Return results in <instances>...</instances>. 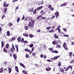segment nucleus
<instances>
[{"label":"nucleus","instance_id":"72a5a7b5","mask_svg":"<svg viewBox=\"0 0 74 74\" xmlns=\"http://www.w3.org/2000/svg\"><path fill=\"white\" fill-rule=\"evenodd\" d=\"M33 35H32L31 34H29V37L31 38H33Z\"/></svg>","mask_w":74,"mask_h":74},{"label":"nucleus","instance_id":"79ce46f5","mask_svg":"<svg viewBox=\"0 0 74 74\" xmlns=\"http://www.w3.org/2000/svg\"><path fill=\"white\" fill-rule=\"evenodd\" d=\"M51 5H48V8H49V9H50L51 8Z\"/></svg>","mask_w":74,"mask_h":74},{"label":"nucleus","instance_id":"473e14b6","mask_svg":"<svg viewBox=\"0 0 74 74\" xmlns=\"http://www.w3.org/2000/svg\"><path fill=\"white\" fill-rule=\"evenodd\" d=\"M63 36H64V37H69V35L67 34L63 35Z\"/></svg>","mask_w":74,"mask_h":74},{"label":"nucleus","instance_id":"864d4df0","mask_svg":"<svg viewBox=\"0 0 74 74\" xmlns=\"http://www.w3.org/2000/svg\"><path fill=\"white\" fill-rule=\"evenodd\" d=\"M46 17H42V19H46Z\"/></svg>","mask_w":74,"mask_h":74},{"label":"nucleus","instance_id":"aec40b11","mask_svg":"<svg viewBox=\"0 0 74 74\" xmlns=\"http://www.w3.org/2000/svg\"><path fill=\"white\" fill-rule=\"evenodd\" d=\"M24 50L25 51H27V52H30V50H29V49H24Z\"/></svg>","mask_w":74,"mask_h":74},{"label":"nucleus","instance_id":"5fc2aeb1","mask_svg":"<svg viewBox=\"0 0 74 74\" xmlns=\"http://www.w3.org/2000/svg\"><path fill=\"white\" fill-rule=\"evenodd\" d=\"M37 32H38V33H40L41 32V30L40 29H39L36 31Z\"/></svg>","mask_w":74,"mask_h":74},{"label":"nucleus","instance_id":"6e6d98bb","mask_svg":"<svg viewBox=\"0 0 74 74\" xmlns=\"http://www.w3.org/2000/svg\"><path fill=\"white\" fill-rule=\"evenodd\" d=\"M46 58H47V56H46L45 55L43 56V58L44 59H46Z\"/></svg>","mask_w":74,"mask_h":74},{"label":"nucleus","instance_id":"0e129e2a","mask_svg":"<svg viewBox=\"0 0 74 74\" xmlns=\"http://www.w3.org/2000/svg\"><path fill=\"white\" fill-rule=\"evenodd\" d=\"M24 39L22 38L21 40V42H23L24 41Z\"/></svg>","mask_w":74,"mask_h":74},{"label":"nucleus","instance_id":"69168bd1","mask_svg":"<svg viewBox=\"0 0 74 74\" xmlns=\"http://www.w3.org/2000/svg\"><path fill=\"white\" fill-rule=\"evenodd\" d=\"M32 55H34V56H35L36 55V53H33L32 54Z\"/></svg>","mask_w":74,"mask_h":74},{"label":"nucleus","instance_id":"f257e3e1","mask_svg":"<svg viewBox=\"0 0 74 74\" xmlns=\"http://www.w3.org/2000/svg\"><path fill=\"white\" fill-rule=\"evenodd\" d=\"M32 18L31 17L27 16L25 17V21L29 20V22L28 25V27H29L30 29H32V28H33V27L34 24V21L32 20Z\"/></svg>","mask_w":74,"mask_h":74},{"label":"nucleus","instance_id":"7c9ffc66","mask_svg":"<svg viewBox=\"0 0 74 74\" xmlns=\"http://www.w3.org/2000/svg\"><path fill=\"white\" fill-rule=\"evenodd\" d=\"M49 33H53V32H54V31L53 30L51 29L49 31Z\"/></svg>","mask_w":74,"mask_h":74},{"label":"nucleus","instance_id":"b1692460","mask_svg":"<svg viewBox=\"0 0 74 74\" xmlns=\"http://www.w3.org/2000/svg\"><path fill=\"white\" fill-rule=\"evenodd\" d=\"M54 37L55 38H58V36L56 35V34H55L54 35Z\"/></svg>","mask_w":74,"mask_h":74},{"label":"nucleus","instance_id":"052dcab7","mask_svg":"<svg viewBox=\"0 0 74 74\" xmlns=\"http://www.w3.org/2000/svg\"><path fill=\"white\" fill-rule=\"evenodd\" d=\"M43 55L42 54H41L40 56V58H43Z\"/></svg>","mask_w":74,"mask_h":74},{"label":"nucleus","instance_id":"de8ad7c7","mask_svg":"<svg viewBox=\"0 0 74 74\" xmlns=\"http://www.w3.org/2000/svg\"><path fill=\"white\" fill-rule=\"evenodd\" d=\"M52 44H53V45H55L56 44V42H55L54 41H53L52 42Z\"/></svg>","mask_w":74,"mask_h":74},{"label":"nucleus","instance_id":"4d7b16f0","mask_svg":"<svg viewBox=\"0 0 74 74\" xmlns=\"http://www.w3.org/2000/svg\"><path fill=\"white\" fill-rule=\"evenodd\" d=\"M50 9H51V11H53L54 9L53 7H51Z\"/></svg>","mask_w":74,"mask_h":74},{"label":"nucleus","instance_id":"bb28decb","mask_svg":"<svg viewBox=\"0 0 74 74\" xmlns=\"http://www.w3.org/2000/svg\"><path fill=\"white\" fill-rule=\"evenodd\" d=\"M9 73H10L11 72V68H9L8 69Z\"/></svg>","mask_w":74,"mask_h":74},{"label":"nucleus","instance_id":"a19ab883","mask_svg":"<svg viewBox=\"0 0 74 74\" xmlns=\"http://www.w3.org/2000/svg\"><path fill=\"white\" fill-rule=\"evenodd\" d=\"M24 29H25L26 30H27V29H28V27L27 26H25V27H24Z\"/></svg>","mask_w":74,"mask_h":74},{"label":"nucleus","instance_id":"e2e57ef3","mask_svg":"<svg viewBox=\"0 0 74 74\" xmlns=\"http://www.w3.org/2000/svg\"><path fill=\"white\" fill-rule=\"evenodd\" d=\"M23 42H24L25 43H27V42H27V41H24Z\"/></svg>","mask_w":74,"mask_h":74},{"label":"nucleus","instance_id":"1a4fd4ad","mask_svg":"<svg viewBox=\"0 0 74 74\" xmlns=\"http://www.w3.org/2000/svg\"><path fill=\"white\" fill-rule=\"evenodd\" d=\"M55 15L56 16V18H58V16H59V12H56L55 14Z\"/></svg>","mask_w":74,"mask_h":74},{"label":"nucleus","instance_id":"4468645a","mask_svg":"<svg viewBox=\"0 0 74 74\" xmlns=\"http://www.w3.org/2000/svg\"><path fill=\"white\" fill-rule=\"evenodd\" d=\"M13 56L14 58V59H16V58L17 57V56H16V55L15 54H14L13 55Z\"/></svg>","mask_w":74,"mask_h":74},{"label":"nucleus","instance_id":"4c0bfd02","mask_svg":"<svg viewBox=\"0 0 74 74\" xmlns=\"http://www.w3.org/2000/svg\"><path fill=\"white\" fill-rule=\"evenodd\" d=\"M72 54H73V53L72 52H71L69 53V56L70 57H71V56L72 55Z\"/></svg>","mask_w":74,"mask_h":74},{"label":"nucleus","instance_id":"5701e85b","mask_svg":"<svg viewBox=\"0 0 74 74\" xmlns=\"http://www.w3.org/2000/svg\"><path fill=\"white\" fill-rule=\"evenodd\" d=\"M3 68H1L0 70V73H3Z\"/></svg>","mask_w":74,"mask_h":74},{"label":"nucleus","instance_id":"774afa93","mask_svg":"<svg viewBox=\"0 0 74 74\" xmlns=\"http://www.w3.org/2000/svg\"><path fill=\"white\" fill-rule=\"evenodd\" d=\"M4 17H5V16L4 15H3L2 17V19H4Z\"/></svg>","mask_w":74,"mask_h":74},{"label":"nucleus","instance_id":"3c124183","mask_svg":"<svg viewBox=\"0 0 74 74\" xmlns=\"http://www.w3.org/2000/svg\"><path fill=\"white\" fill-rule=\"evenodd\" d=\"M58 53V51H57V50H55L54 51V53Z\"/></svg>","mask_w":74,"mask_h":74},{"label":"nucleus","instance_id":"37998d69","mask_svg":"<svg viewBox=\"0 0 74 74\" xmlns=\"http://www.w3.org/2000/svg\"><path fill=\"white\" fill-rule=\"evenodd\" d=\"M25 19V16L24 15H23V18L21 19V21H22V20H23Z\"/></svg>","mask_w":74,"mask_h":74},{"label":"nucleus","instance_id":"0eeeda50","mask_svg":"<svg viewBox=\"0 0 74 74\" xmlns=\"http://www.w3.org/2000/svg\"><path fill=\"white\" fill-rule=\"evenodd\" d=\"M60 57V56H57L54 57L53 58V60H56V59H58V58H59Z\"/></svg>","mask_w":74,"mask_h":74},{"label":"nucleus","instance_id":"c756f323","mask_svg":"<svg viewBox=\"0 0 74 74\" xmlns=\"http://www.w3.org/2000/svg\"><path fill=\"white\" fill-rule=\"evenodd\" d=\"M7 8H5L4 9V13H6V11H7Z\"/></svg>","mask_w":74,"mask_h":74},{"label":"nucleus","instance_id":"8fccbe9b","mask_svg":"<svg viewBox=\"0 0 74 74\" xmlns=\"http://www.w3.org/2000/svg\"><path fill=\"white\" fill-rule=\"evenodd\" d=\"M19 9V6H17L15 8V10H18Z\"/></svg>","mask_w":74,"mask_h":74},{"label":"nucleus","instance_id":"338daca9","mask_svg":"<svg viewBox=\"0 0 74 74\" xmlns=\"http://www.w3.org/2000/svg\"><path fill=\"white\" fill-rule=\"evenodd\" d=\"M53 48H50L49 49V50H51V51H52V50H53Z\"/></svg>","mask_w":74,"mask_h":74},{"label":"nucleus","instance_id":"393cba45","mask_svg":"<svg viewBox=\"0 0 74 74\" xmlns=\"http://www.w3.org/2000/svg\"><path fill=\"white\" fill-rule=\"evenodd\" d=\"M23 36H25V37H28L29 36V35L27 34H24Z\"/></svg>","mask_w":74,"mask_h":74},{"label":"nucleus","instance_id":"a18cd8bd","mask_svg":"<svg viewBox=\"0 0 74 74\" xmlns=\"http://www.w3.org/2000/svg\"><path fill=\"white\" fill-rule=\"evenodd\" d=\"M30 47H33V44L31 43L29 46Z\"/></svg>","mask_w":74,"mask_h":74},{"label":"nucleus","instance_id":"ddd939ff","mask_svg":"<svg viewBox=\"0 0 74 74\" xmlns=\"http://www.w3.org/2000/svg\"><path fill=\"white\" fill-rule=\"evenodd\" d=\"M33 9H34V8H30L29 9V11L31 12H33Z\"/></svg>","mask_w":74,"mask_h":74},{"label":"nucleus","instance_id":"c85d7f7f","mask_svg":"<svg viewBox=\"0 0 74 74\" xmlns=\"http://www.w3.org/2000/svg\"><path fill=\"white\" fill-rule=\"evenodd\" d=\"M60 71L62 73H63L64 72V70H63V69L60 68Z\"/></svg>","mask_w":74,"mask_h":74},{"label":"nucleus","instance_id":"cd10ccee","mask_svg":"<svg viewBox=\"0 0 74 74\" xmlns=\"http://www.w3.org/2000/svg\"><path fill=\"white\" fill-rule=\"evenodd\" d=\"M19 21H20V18L18 17L17 18V22H19Z\"/></svg>","mask_w":74,"mask_h":74},{"label":"nucleus","instance_id":"7ed1b4c3","mask_svg":"<svg viewBox=\"0 0 74 74\" xmlns=\"http://www.w3.org/2000/svg\"><path fill=\"white\" fill-rule=\"evenodd\" d=\"M63 46L65 50L68 49V48H67V45H66V43H64L63 45Z\"/></svg>","mask_w":74,"mask_h":74},{"label":"nucleus","instance_id":"2f4dec72","mask_svg":"<svg viewBox=\"0 0 74 74\" xmlns=\"http://www.w3.org/2000/svg\"><path fill=\"white\" fill-rule=\"evenodd\" d=\"M22 72L23 73V74H27V73L26 72V71H25L24 70H23V71H22Z\"/></svg>","mask_w":74,"mask_h":74},{"label":"nucleus","instance_id":"58836bf2","mask_svg":"<svg viewBox=\"0 0 74 74\" xmlns=\"http://www.w3.org/2000/svg\"><path fill=\"white\" fill-rule=\"evenodd\" d=\"M47 62H53V60H47Z\"/></svg>","mask_w":74,"mask_h":74},{"label":"nucleus","instance_id":"e433bc0d","mask_svg":"<svg viewBox=\"0 0 74 74\" xmlns=\"http://www.w3.org/2000/svg\"><path fill=\"white\" fill-rule=\"evenodd\" d=\"M60 25H59L58 26V27L56 29V30H58L59 29H59V28H60Z\"/></svg>","mask_w":74,"mask_h":74},{"label":"nucleus","instance_id":"4be33fe9","mask_svg":"<svg viewBox=\"0 0 74 74\" xmlns=\"http://www.w3.org/2000/svg\"><path fill=\"white\" fill-rule=\"evenodd\" d=\"M1 48H2L4 45V43L3 42V41H2L1 42Z\"/></svg>","mask_w":74,"mask_h":74},{"label":"nucleus","instance_id":"20e7f679","mask_svg":"<svg viewBox=\"0 0 74 74\" xmlns=\"http://www.w3.org/2000/svg\"><path fill=\"white\" fill-rule=\"evenodd\" d=\"M3 6L5 8H7V7H8V5L7 4H6V2H4L3 4Z\"/></svg>","mask_w":74,"mask_h":74},{"label":"nucleus","instance_id":"c9c22d12","mask_svg":"<svg viewBox=\"0 0 74 74\" xmlns=\"http://www.w3.org/2000/svg\"><path fill=\"white\" fill-rule=\"evenodd\" d=\"M61 65V62H59V63L58 64V66H60Z\"/></svg>","mask_w":74,"mask_h":74},{"label":"nucleus","instance_id":"412c9836","mask_svg":"<svg viewBox=\"0 0 74 74\" xmlns=\"http://www.w3.org/2000/svg\"><path fill=\"white\" fill-rule=\"evenodd\" d=\"M17 40L18 42H21V37H19L17 38Z\"/></svg>","mask_w":74,"mask_h":74},{"label":"nucleus","instance_id":"ea45409f","mask_svg":"<svg viewBox=\"0 0 74 74\" xmlns=\"http://www.w3.org/2000/svg\"><path fill=\"white\" fill-rule=\"evenodd\" d=\"M51 29V27H46V29L47 30H49Z\"/></svg>","mask_w":74,"mask_h":74},{"label":"nucleus","instance_id":"f03ea898","mask_svg":"<svg viewBox=\"0 0 74 74\" xmlns=\"http://www.w3.org/2000/svg\"><path fill=\"white\" fill-rule=\"evenodd\" d=\"M11 51H12L13 53H14V51H15V47L14 45V44H12V48H11Z\"/></svg>","mask_w":74,"mask_h":74},{"label":"nucleus","instance_id":"bf43d9fd","mask_svg":"<svg viewBox=\"0 0 74 74\" xmlns=\"http://www.w3.org/2000/svg\"><path fill=\"white\" fill-rule=\"evenodd\" d=\"M69 67H68L67 68L64 70L65 71H67L68 70H69Z\"/></svg>","mask_w":74,"mask_h":74},{"label":"nucleus","instance_id":"dca6fc26","mask_svg":"<svg viewBox=\"0 0 74 74\" xmlns=\"http://www.w3.org/2000/svg\"><path fill=\"white\" fill-rule=\"evenodd\" d=\"M15 69L16 70V71H17V72H18H18H19V70H18V67L16 66H15Z\"/></svg>","mask_w":74,"mask_h":74},{"label":"nucleus","instance_id":"09e8293b","mask_svg":"<svg viewBox=\"0 0 74 74\" xmlns=\"http://www.w3.org/2000/svg\"><path fill=\"white\" fill-rule=\"evenodd\" d=\"M25 57L26 58H29V55L27 54L25 55Z\"/></svg>","mask_w":74,"mask_h":74},{"label":"nucleus","instance_id":"39448f33","mask_svg":"<svg viewBox=\"0 0 74 74\" xmlns=\"http://www.w3.org/2000/svg\"><path fill=\"white\" fill-rule=\"evenodd\" d=\"M15 39H16L15 38V37H13L10 39L9 40V42H11V41H14V40H15Z\"/></svg>","mask_w":74,"mask_h":74},{"label":"nucleus","instance_id":"13d9d810","mask_svg":"<svg viewBox=\"0 0 74 74\" xmlns=\"http://www.w3.org/2000/svg\"><path fill=\"white\" fill-rule=\"evenodd\" d=\"M63 30L64 32H67V30L64 28H63Z\"/></svg>","mask_w":74,"mask_h":74},{"label":"nucleus","instance_id":"49530a36","mask_svg":"<svg viewBox=\"0 0 74 74\" xmlns=\"http://www.w3.org/2000/svg\"><path fill=\"white\" fill-rule=\"evenodd\" d=\"M70 63H74V60H73L72 61H71L70 62Z\"/></svg>","mask_w":74,"mask_h":74},{"label":"nucleus","instance_id":"f704fd0d","mask_svg":"<svg viewBox=\"0 0 74 74\" xmlns=\"http://www.w3.org/2000/svg\"><path fill=\"white\" fill-rule=\"evenodd\" d=\"M36 9L34 10V11L33 13L34 14H36Z\"/></svg>","mask_w":74,"mask_h":74},{"label":"nucleus","instance_id":"423d86ee","mask_svg":"<svg viewBox=\"0 0 74 74\" xmlns=\"http://www.w3.org/2000/svg\"><path fill=\"white\" fill-rule=\"evenodd\" d=\"M3 51L5 53H7L8 52V50H7V48L5 47H4L3 49Z\"/></svg>","mask_w":74,"mask_h":74},{"label":"nucleus","instance_id":"a211bd4d","mask_svg":"<svg viewBox=\"0 0 74 74\" xmlns=\"http://www.w3.org/2000/svg\"><path fill=\"white\" fill-rule=\"evenodd\" d=\"M5 47L6 48H8V47H10V45L8 43H7Z\"/></svg>","mask_w":74,"mask_h":74},{"label":"nucleus","instance_id":"6e6552de","mask_svg":"<svg viewBox=\"0 0 74 74\" xmlns=\"http://www.w3.org/2000/svg\"><path fill=\"white\" fill-rule=\"evenodd\" d=\"M45 69L46 71H50L51 70V68L49 67H47Z\"/></svg>","mask_w":74,"mask_h":74},{"label":"nucleus","instance_id":"603ef678","mask_svg":"<svg viewBox=\"0 0 74 74\" xmlns=\"http://www.w3.org/2000/svg\"><path fill=\"white\" fill-rule=\"evenodd\" d=\"M69 68H70L71 69H73V68L72 67V66L70 65L68 67Z\"/></svg>","mask_w":74,"mask_h":74},{"label":"nucleus","instance_id":"2eb2a0df","mask_svg":"<svg viewBox=\"0 0 74 74\" xmlns=\"http://www.w3.org/2000/svg\"><path fill=\"white\" fill-rule=\"evenodd\" d=\"M15 46L16 49V51L18 52V45H15Z\"/></svg>","mask_w":74,"mask_h":74},{"label":"nucleus","instance_id":"9d476101","mask_svg":"<svg viewBox=\"0 0 74 74\" xmlns=\"http://www.w3.org/2000/svg\"><path fill=\"white\" fill-rule=\"evenodd\" d=\"M43 8V7L42 6H41L38 8L37 9V11H39V10H40L42 9V8Z\"/></svg>","mask_w":74,"mask_h":74},{"label":"nucleus","instance_id":"680f3d73","mask_svg":"<svg viewBox=\"0 0 74 74\" xmlns=\"http://www.w3.org/2000/svg\"><path fill=\"white\" fill-rule=\"evenodd\" d=\"M66 4H67V3H63L62 4V5H63V6H65V5H66Z\"/></svg>","mask_w":74,"mask_h":74},{"label":"nucleus","instance_id":"6ab92c4d","mask_svg":"<svg viewBox=\"0 0 74 74\" xmlns=\"http://www.w3.org/2000/svg\"><path fill=\"white\" fill-rule=\"evenodd\" d=\"M6 35L7 36H10V32L8 31L7 32Z\"/></svg>","mask_w":74,"mask_h":74},{"label":"nucleus","instance_id":"f3484780","mask_svg":"<svg viewBox=\"0 0 74 74\" xmlns=\"http://www.w3.org/2000/svg\"><path fill=\"white\" fill-rule=\"evenodd\" d=\"M34 47H32V51L30 52V53H29L30 55L32 53V52H33V51H34Z\"/></svg>","mask_w":74,"mask_h":74},{"label":"nucleus","instance_id":"c03bdc74","mask_svg":"<svg viewBox=\"0 0 74 74\" xmlns=\"http://www.w3.org/2000/svg\"><path fill=\"white\" fill-rule=\"evenodd\" d=\"M60 45H56V48H60Z\"/></svg>","mask_w":74,"mask_h":74},{"label":"nucleus","instance_id":"a878e982","mask_svg":"<svg viewBox=\"0 0 74 74\" xmlns=\"http://www.w3.org/2000/svg\"><path fill=\"white\" fill-rule=\"evenodd\" d=\"M8 25L9 26H10V27H11V26H12V23L11 22H10L9 23Z\"/></svg>","mask_w":74,"mask_h":74},{"label":"nucleus","instance_id":"9b49d317","mask_svg":"<svg viewBox=\"0 0 74 74\" xmlns=\"http://www.w3.org/2000/svg\"><path fill=\"white\" fill-rule=\"evenodd\" d=\"M19 64L21 66H22V67H23V68H25L26 67H25V66L23 64H22V63H20Z\"/></svg>","mask_w":74,"mask_h":74},{"label":"nucleus","instance_id":"f8f14e48","mask_svg":"<svg viewBox=\"0 0 74 74\" xmlns=\"http://www.w3.org/2000/svg\"><path fill=\"white\" fill-rule=\"evenodd\" d=\"M40 14L41 15H44L46 14L45 12H44L43 11H42L40 12Z\"/></svg>","mask_w":74,"mask_h":74}]
</instances>
